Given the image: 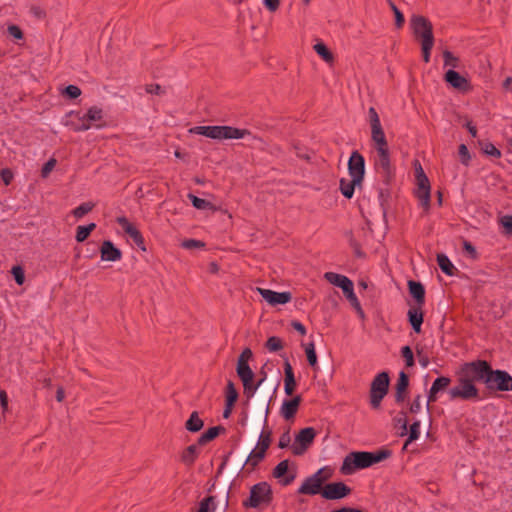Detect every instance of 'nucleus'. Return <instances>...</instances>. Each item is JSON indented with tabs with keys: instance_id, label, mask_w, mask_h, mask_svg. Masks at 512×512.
<instances>
[{
	"instance_id": "obj_1",
	"label": "nucleus",
	"mask_w": 512,
	"mask_h": 512,
	"mask_svg": "<svg viewBox=\"0 0 512 512\" xmlns=\"http://www.w3.org/2000/svg\"><path fill=\"white\" fill-rule=\"evenodd\" d=\"M391 454L389 449H380L374 452H351L344 458L340 472L344 475H351L356 470L368 468L389 458Z\"/></svg>"
},
{
	"instance_id": "obj_2",
	"label": "nucleus",
	"mask_w": 512,
	"mask_h": 512,
	"mask_svg": "<svg viewBox=\"0 0 512 512\" xmlns=\"http://www.w3.org/2000/svg\"><path fill=\"white\" fill-rule=\"evenodd\" d=\"M410 26L416 39L421 40L422 57L425 63L430 61L431 50L434 46L433 25L422 15H413Z\"/></svg>"
},
{
	"instance_id": "obj_3",
	"label": "nucleus",
	"mask_w": 512,
	"mask_h": 512,
	"mask_svg": "<svg viewBox=\"0 0 512 512\" xmlns=\"http://www.w3.org/2000/svg\"><path fill=\"white\" fill-rule=\"evenodd\" d=\"M190 132L215 140L242 139L245 136L251 134V132L247 129H240L226 125L196 126L192 128Z\"/></svg>"
},
{
	"instance_id": "obj_4",
	"label": "nucleus",
	"mask_w": 512,
	"mask_h": 512,
	"mask_svg": "<svg viewBox=\"0 0 512 512\" xmlns=\"http://www.w3.org/2000/svg\"><path fill=\"white\" fill-rule=\"evenodd\" d=\"M390 378L386 371L378 373L371 382L370 387V404L373 409H378L383 398L389 390Z\"/></svg>"
},
{
	"instance_id": "obj_5",
	"label": "nucleus",
	"mask_w": 512,
	"mask_h": 512,
	"mask_svg": "<svg viewBox=\"0 0 512 512\" xmlns=\"http://www.w3.org/2000/svg\"><path fill=\"white\" fill-rule=\"evenodd\" d=\"M491 364L486 360L477 359L471 362H466L461 366L463 376L472 383L480 382L485 384L488 373L491 369Z\"/></svg>"
},
{
	"instance_id": "obj_6",
	"label": "nucleus",
	"mask_w": 512,
	"mask_h": 512,
	"mask_svg": "<svg viewBox=\"0 0 512 512\" xmlns=\"http://www.w3.org/2000/svg\"><path fill=\"white\" fill-rule=\"evenodd\" d=\"M272 499L271 486L267 482H259L251 487L250 497L243 502V505L245 507L257 508L262 504H270Z\"/></svg>"
},
{
	"instance_id": "obj_7",
	"label": "nucleus",
	"mask_w": 512,
	"mask_h": 512,
	"mask_svg": "<svg viewBox=\"0 0 512 512\" xmlns=\"http://www.w3.org/2000/svg\"><path fill=\"white\" fill-rule=\"evenodd\" d=\"M486 379L484 385L490 391H512V376L505 370H494L491 367Z\"/></svg>"
},
{
	"instance_id": "obj_8",
	"label": "nucleus",
	"mask_w": 512,
	"mask_h": 512,
	"mask_svg": "<svg viewBox=\"0 0 512 512\" xmlns=\"http://www.w3.org/2000/svg\"><path fill=\"white\" fill-rule=\"evenodd\" d=\"M450 400H479V390L471 380L464 376L459 378V384L448 390Z\"/></svg>"
},
{
	"instance_id": "obj_9",
	"label": "nucleus",
	"mask_w": 512,
	"mask_h": 512,
	"mask_svg": "<svg viewBox=\"0 0 512 512\" xmlns=\"http://www.w3.org/2000/svg\"><path fill=\"white\" fill-rule=\"evenodd\" d=\"M415 174L418 188L416 190V197L418 198L420 205L425 211L430 208V182L426 174L424 173L421 165L418 163V167H415Z\"/></svg>"
},
{
	"instance_id": "obj_10",
	"label": "nucleus",
	"mask_w": 512,
	"mask_h": 512,
	"mask_svg": "<svg viewBox=\"0 0 512 512\" xmlns=\"http://www.w3.org/2000/svg\"><path fill=\"white\" fill-rule=\"evenodd\" d=\"M415 174L418 188L416 190V197L418 198L420 205L425 211L430 208V182L426 174L424 173L421 165L418 163V167H415Z\"/></svg>"
},
{
	"instance_id": "obj_11",
	"label": "nucleus",
	"mask_w": 512,
	"mask_h": 512,
	"mask_svg": "<svg viewBox=\"0 0 512 512\" xmlns=\"http://www.w3.org/2000/svg\"><path fill=\"white\" fill-rule=\"evenodd\" d=\"M317 435L316 430L313 427H306L301 429L295 436V442L292 445V452L294 455H302L312 445Z\"/></svg>"
},
{
	"instance_id": "obj_12",
	"label": "nucleus",
	"mask_w": 512,
	"mask_h": 512,
	"mask_svg": "<svg viewBox=\"0 0 512 512\" xmlns=\"http://www.w3.org/2000/svg\"><path fill=\"white\" fill-rule=\"evenodd\" d=\"M377 159L375 162L376 168L380 171L383 181L388 184L393 177V168L390 161L389 148L378 149Z\"/></svg>"
},
{
	"instance_id": "obj_13",
	"label": "nucleus",
	"mask_w": 512,
	"mask_h": 512,
	"mask_svg": "<svg viewBox=\"0 0 512 512\" xmlns=\"http://www.w3.org/2000/svg\"><path fill=\"white\" fill-rule=\"evenodd\" d=\"M350 493L351 488L344 482H333L323 487L321 495L327 500H338L347 497Z\"/></svg>"
},
{
	"instance_id": "obj_14",
	"label": "nucleus",
	"mask_w": 512,
	"mask_h": 512,
	"mask_svg": "<svg viewBox=\"0 0 512 512\" xmlns=\"http://www.w3.org/2000/svg\"><path fill=\"white\" fill-rule=\"evenodd\" d=\"M348 173L351 178L363 181L365 175V159L359 153V151L354 150L350 158L348 160Z\"/></svg>"
},
{
	"instance_id": "obj_15",
	"label": "nucleus",
	"mask_w": 512,
	"mask_h": 512,
	"mask_svg": "<svg viewBox=\"0 0 512 512\" xmlns=\"http://www.w3.org/2000/svg\"><path fill=\"white\" fill-rule=\"evenodd\" d=\"M260 295L266 300L270 305H283L291 301L292 294L288 291L277 292L270 289L257 288Z\"/></svg>"
},
{
	"instance_id": "obj_16",
	"label": "nucleus",
	"mask_w": 512,
	"mask_h": 512,
	"mask_svg": "<svg viewBox=\"0 0 512 512\" xmlns=\"http://www.w3.org/2000/svg\"><path fill=\"white\" fill-rule=\"evenodd\" d=\"M116 222L122 227L126 234H128L134 243L143 251L146 250L144 238L141 232L129 222L125 216L118 217Z\"/></svg>"
},
{
	"instance_id": "obj_17",
	"label": "nucleus",
	"mask_w": 512,
	"mask_h": 512,
	"mask_svg": "<svg viewBox=\"0 0 512 512\" xmlns=\"http://www.w3.org/2000/svg\"><path fill=\"white\" fill-rule=\"evenodd\" d=\"M444 80L451 85L453 88L460 91H468L470 89V83L468 79L460 75L457 71L449 69L445 75Z\"/></svg>"
},
{
	"instance_id": "obj_18",
	"label": "nucleus",
	"mask_w": 512,
	"mask_h": 512,
	"mask_svg": "<svg viewBox=\"0 0 512 512\" xmlns=\"http://www.w3.org/2000/svg\"><path fill=\"white\" fill-rule=\"evenodd\" d=\"M101 259L104 261H119L122 258V252L110 240L103 241L100 247Z\"/></svg>"
},
{
	"instance_id": "obj_19",
	"label": "nucleus",
	"mask_w": 512,
	"mask_h": 512,
	"mask_svg": "<svg viewBox=\"0 0 512 512\" xmlns=\"http://www.w3.org/2000/svg\"><path fill=\"white\" fill-rule=\"evenodd\" d=\"M301 401V395H296L292 399L284 400L280 409L282 417L286 420L294 418L299 409Z\"/></svg>"
},
{
	"instance_id": "obj_20",
	"label": "nucleus",
	"mask_w": 512,
	"mask_h": 512,
	"mask_svg": "<svg viewBox=\"0 0 512 512\" xmlns=\"http://www.w3.org/2000/svg\"><path fill=\"white\" fill-rule=\"evenodd\" d=\"M288 468H289V460H283L281 462H279L276 467L273 469V477L279 479V482L283 485V486H287L289 484H291L294 479H295V474H291V475H286V473L288 472Z\"/></svg>"
},
{
	"instance_id": "obj_21",
	"label": "nucleus",
	"mask_w": 512,
	"mask_h": 512,
	"mask_svg": "<svg viewBox=\"0 0 512 512\" xmlns=\"http://www.w3.org/2000/svg\"><path fill=\"white\" fill-rule=\"evenodd\" d=\"M322 485L323 483H321V480L309 476L304 480L297 492L304 495L321 494L323 490Z\"/></svg>"
},
{
	"instance_id": "obj_22",
	"label": "nucleus",
	"mask_w": 512,
	"mask_h": 512,
	"mask_svg": "<svg viewBox=\"0 0 512 512\" xmlns=\"http://www.w3.org/2000/svg\"><path fill=\"white\" fill-rule=\"evenodd\" d=\"M324 278L331 284L342 289L343 293L353 287V282L345 275H341L335 272H326Z\"/></svg>"
},
{
	"instance_id": "obj_23",
	"label": "nucleus",
	"mask_w": 512,
	"mask_h": 512,
	"mask_svg": "<svg viewBox=\"0 0 512 512\" xmlns=\"http://www.w3.org/2000/svg\"><path fill=\"white\" fill-rule=\"evenodd\" d=\"M407 316H408V321H409L410 325L412 326V329L416 333H420L421 326L424 321V313L422 311V307H420L418 305L410 307L407 312Z\"/></svg>"
},
{
	"instance_id": "obj_24",
	"label": "nucleus",
	"mask_w": 512,
	"mask_h": 512,
	"mask_svg": "<svg viewBox=\"0 0 512 512\" xmlns=\"http://www.w3.org/2000/svg\"><path fill=\"white\" fill-rule=\"evenodd\" d=\"M284 391L286 395H293L296 388V380L293 372V368L289 362V360H285L284 362Z\"/></svg>"
},
{
	"instance_id": "obj_25",
	"label": "nucleus",
	"mask_w": 512,
	"mask_h": 512,
	"mask_svg": "<svg viewBox=\"0 0 512 512\" xmlns=\"http://www.w3.org/2000/svg\"><path fill=\"white\" fill-rule=\"evenodd\" d=\"M410 295L415 299L416 305L423 307L425 304V288L421 282L408 281Z\"/></svg>"
},
{
	"instance_id": "obj_26",
	"label": "nucleus",
	"mask_w": 512,
	"mask_h": 512,
	"mask_svg": "<svg viewBox=\"0 0 512 512\" xmlns=\"http://www.w3.org/2000/svg\"><path fill=\"white\" fill-rule=\"evenodd\" d=\"M408 386H409V377L404 371H401L399 373L397 383L395 386V390H396L395 391V401H396V403L404 402L405 392H406Z\"/></svg>"
},
{
	"instance_id": "obj_27",
	"label": "nucleus",
	"mask_w": 512,
	"mask_h": 512,
	"mask_svg": "<svg viewBox=\"0 0 512 512\" xmlns=\"http://www.w3.org/2000/svg\"><path fill=\"white\" fill-rule=\"evenodd\" d=\"M226 429L222 425L213 426L209 428L206 432H204L198 439L197 444L199 446H204L207 443L213 441L216 437H218L220 434L225 433Z\"/></svg>"
},
{
	"instance_id": "obj_28",
	"label": "nucleus",
	"mask_w": 512,
	"mask_h": 512,
	"mask_svg": "<svg viewBox=\"0 0 512 512\" xmlns=\"http://www.w3.org/2000/svg\"><path fill=\"white\" fill-rule=\"evenodd\" d=\"M198 446L199 445L196 442L195 444L189 445L182 451L180 460L183 464L190 467L195 463L199 456Z\"/></svg>"
},
{
	"instance_id": "obj_29",
	"label": "nucleus",
	"mask_w": 512,
	"mask_h": 512,
	"mask_svg": "<svg viewBox=\"0 0 512 512\" xmlns=\"http://www.w3.org/2000/svg\"><path fill=\"white\" fill-rule=\"evenodd\" d=\"M361 184V181L353 178H351L350 180L341 178L339 181V189L345 198L351 199L354 195L355 187L361 186Z\"/></svg>"
},
{
	"instance_id": "obj_30",
	"label": "nucleus",
	"mask_w": 512,
	"mask_h": 512,
	"mask_svg": "<svg viewBox=\"0 0 512 512\" xmlns=\"http://www.w3.org/2000/svg\"><path fill=\"white\" fill-rule=\"evenodd\" d=\"M371 139L376 150L389 148L382 125L371 127Z\"/></svg>"
},
{
	"instance_id": "obj_31",
	"label": "nucleus",
	"mask_w": 512,
	"mask_h": 512,
	"mask_svg": "<svg viewBox=\"0 0 512 512\" xmlns=\"http://www.w3.org/2000/svg\"><path fill=\"white\" fill-rule=\"evenodd\" d=\"M204 426V421L200 418L197 411H193L185 422V429L191 433L199 432Z\"/></svg>"
},
{
	"instance_id": "obj_32",
	"label": "nucleus",
	"mask_w": 512,
	"mask_h": 512,
	"mask_svg": "<svg viewBox=\"0 0 512 512\" xmlns=\"http://www.w3.org/2000/svg\"><path fill=\"white\" fill-rule=\"evenodd\" d=\"M265 455H266V451L265 450H263V449H261L259 447H256L249 454L245 464L249 465L251 467V469L253 470L264 459Z\"/></svg>"
},
{
	"instance_id": "obj_33",
	"label": "nucleus",
	"mask_w": 512,
	"mask_h": 512,
	"mask_svg": "<svg viewBox=\"0 0 512 512\" xmlns=\"http://www.w3.org/2000/svg\"><path fill=\"white\" fill-rule=\"evenodd\" d=\"M437 263L442 270L443 273H445L448 276H453L455 272V267L445 254H438L437 255Z\"/></svg>"
},
{
	"instance_id": "obj_34",
	"label": "nucleus",
	"mask_w": 512,
	"mask_h": 512,
	"mask_svg": "<svg viewBox=\"0 0 512 512\" xmlns=\"http://www.w3.org/2000/svg\"><path fill=\"white\" fill-rule=\"evenodd\" d=\"M236 372L242 382L251 381L254 378V372L248 363H237Z\"/></svg>"
},
{
	"instance_id": "obj_35",
	"label": "nucleus",
	"mask_w": 512,
	"mask_h": 512,
	"mask_svg": "<svg viewBox=\"0 0 512 512\" xmlns=\"http://www.w3.org/2000/svg\"><path fill=\"white\" fill-rule=\"evenodd\" d=\"M265 379L266 374L263 373V377L257 383H254L253 380L242 382L244 388V395L246 396L247 399H250L254 396L255 392L261 386Z\"/></svg>"
},
{
	"instance_id": "obj_36",
	"label": "nucleus",
	"mask_w": 512,
	"mask_h": 512,
	"mask_svg": "<svg viewBox=\"0 0 512 512\" xmlns=\"http://www.w3.org/2000/svg\"><path fill=\"white\" fill-rule=\"evenodd\" d=\"M95 228H96L95 223L78 226L76 229V235H75L76 241L79 243L84 242Z\"/></svg>"
},
{
	"instance_id": "obj_37",
	"label": "nucleus",
	"mask_w": 512,
	"mask_h": 512,
	"mask_svg": "<svg viewBox=\"0 0 512 512\" xmlns=\"http://www.w3.org/2000/svg\"><path fill=\"white\" fill-rule=\"evenodd\" d=\"M304 349H305V354L307 357L308 364L313 369H318V359H317L314 342H310V343H307L306 345H304Z\"/></svg>"
},
{
	"instance_id": "obj_38",
	"label": "nucleus",
	"mask_w": 512,
	"mask_h": 512,
	"mask_svg": "<svg viewBox=\"0 0 512 512\" xmlns=\"http://www.w3.org/2000/svg\"><path fill=\"white\" fill-rule=\"evenodd\" d=\"M78 117V123L71 122V128L75 132L87 131L92 127V124L86 119L85 114L80 116L79 113L76 114Z\"/></svg>"
},
{
	"instance_id": "obj_39",
	"label": "nucleus",
	"mask_w": 512,
	"mask_h": 512,
	"mask_svg": "<svg viewBox=\"0 0 512 512\" xmlns=\"http://www.w3.org/2000/svg\"><path fill=\"white\" fill-rule=\"evenodd\" d=\"M451 381V378L447 376H440L433 381L431 388L436 390L437 393H440L449 387Z\"/></svg>"
},
{
	"instance_id": "obj_40",
	"label": "nucleus",
	"mask_w": 512,
	"mask_h": 512,
	"mask_svg": "<svg viewBox=\"0 0 512 512\" xmlns=\"http://www.w3.org/2000/svg\"><path fill=\"white\" fill-rule=\"evenodd\" d=\"M316 53L326 62H332L334 57L332 52L327 48L324 43H317L314 45Z\"/></svg>"
},
{
	"instance_id": "obj_41",
	"label": "nucleus",
	"mask_w": 512,
	"mask_h": 512,
	"mask_svg": "<svg viewBox=\"0 0 512 512\" xmlns=\"http://www.w3.org/2000/svg\"><path fill=\"white\" fill-rule=\"evenodd\" d=\"M95 204L92 203V202H84L82 204H80L78 207H76L75 209L72 210V214L74 215V217L76 218H82L83 216H85L86 214H88L89 212H91L94 208Z\"/></svg>"
},
{
	"instance_id": "obj_42",
	"label": "nucleus",
	"mask_w": 512,
	"mask_h": 512,
	"mask_svg": "<svg viewBox=\"0 0 512 512\" xmlns=\"http://www.w3.org/2000/svg\"><path fill=\"white\" fill-rule=\"evenodd\" d=\"M420 421L415 420L411 425L409 429V435L405 442L404 448L407 447L408 444L412 443L413 441H416L420 436Z\"/></svg>"
},
{
	"instance_id": "obj_43",
	"label": "nucleus",
	"mask_w": 512,
	"mask_h": 512,
	"mask_svg": "<svg viewBox=\"0 0 512 512\" xmlns=\"http://www.w3.org/2000/svg\"><path fill=\"white\" fill-rule=\"evenodd\" d=\"M215 508V497L207 496L200 501L197 512H214Z\"/></svg>"
},
{
	"instance_id": "obj_44",
	"label": "nucleus",
	"mask_w": 512,
	"mask_h": 512,
	"mask_svg": "<svg viewBox=\"0 0 512 512\" xmlns=\"http://www.w3.org/2000/svg\"><path fill=\"white\" fill-rule=\"evenodd\" d=\"M85 116L86 119H88V121L92 124V122H98L103 119V110L98 106H92L87 110Z\"/></svg>"
},
{
	"instance_id": "obj_45",
	"label": "nucleus",
	"mask_w": 512,
	"mask_h": 512,
	"mask_svg": "<svg viewBox=\"0 0 512 512\" xmlns=\"http://www.w3.org/2000/svg\"><path fill=\"white\" fill-rule=\"evenodd\" d=\"M238 399V392L235 388V385L232 381H228L226 386V399L225 402H229V405H235Z\"/></svg>"
},
{
	"instance_id": "obj_46",
	"label": "nucleus",
	"mask_w": 512,
	"mask_h": 512,
	"mask_svg": "<svg viewBox=\"0 0 512 512\" xmlns=\"http://www.w3.org/2000/svg\"><path fill=\"white\" fill-rule=\"evenodd\" d=\"M283 341L281 338L277 337V336H271L267 339L266 341V344H265V347L270 351V352H277L281 349H283Z\"/></svg>"
},
{
	"instance_id": "obj_47",
	"label": "nucleus",
	"mask_w": 512,
	"mask_h": 512,
	"mask_svg": "<svg viewBox=\"0 0 512 512\" xmlns=\"http://www.w3.org/2000/svg\"><path fill=\"white\" fill-rule=\"evenodd\" d=\"M271 435H272L271 430L263 429V431L261 432V434L259 436L257 447L267 451L271 444Z\"/></svg>"
},
{
	"instance_id": "obj_48",
	"label": "nucleus",
	"mask_w": 512,
	"mask_h": 512,
	"mask_svg": "<svg viewBox=\"0 0 512 512\" xmlns=\"http://www.w3.org/2000/svg\"><path fill=\"white\" fill-rule=\"evenodd\" d=\"M344 295L349 300L351 305L360 313V315L363 316L364 313H363V310L361 308L360 302H359L358 298L356 297V295L354 293V286L351 287L348 291H346L344 293Z\"/></svg>"
},
{
	"instance_id": "obj_49",
	"label": "nucleus",
	"mask_w": 512,
	"mask_h": 512,
	"mask_svg": "<svg viewBox=\"0 0 512 512\" xmlns=\"http://www.w3.org/2000/svg\"><path fill=\"white\" fill-rule=\"evenodd\" d=\"M188 198L191 200V203L192 205L196 208V209H199V210H205V209H208L212 206V204L205 200V199H202V198H199L193 194H189L188 195Z\"/></svg>"
},
{
	"instance_id": "obj_50",
	"label": "nucleus",
	"mask_w": 512,
	"mask_h": 512,
	"mask_svg": "<svg viewBox=\"0 0 512 512\" xmlns=\"http://www.w3.org/2000/svg\"><path fill=\"white\" fill-rule=\"evenodd\" d=\"M333 470L329 467H323L317 470L313 475H311L315 479L321 480V483H324L329 478L332 477Z\"/></svg>"
},
{
	"instance_id": "obj_51",
	"label": "nucleus",
	"mask_w": 512,
	"mask_h": 512,
	"mask_svg": "<svg viewBox=\"0 0 512 512\" xmlns=\"http://www.w3.org/2000/svg\"><path fill=\"white\" fill-rule=\"evenodd\" d=\"M443 60L444 66H450L452 68H457L459 66V58L454 56V54L448 50L443 52Z\"/></svg>"
},
{
	"instance_id": "obj_52",
	"label": "nucleus",
	"mask_w": 512,
	"mask_h": 512,
	"mask_svg": "<svg viewBox=\"0 0 512 512\" xmlns=\"http://www.w3.org/2000/svg\"><path fill=\"white\" fill-rule=\"evenodd\" d=\"M389 6L395 15V25L397 28H401L404 25L405 18L403 13L397 8L393 1L389 0Z\"/></svg>"
},
{
	"instance_id": "obj_53",
	"label": "nucleus",
	"mask_w": 512,
	"mask_h": 512,
	"mask_svg": "<svg viewBox=\"0 0 512 512\" xmlns=\"http://www.w3.org/2000/svg\"><path fill=\"white\" fill-rule=\"evenodd\" d=\"M481 145L484 154L495 158L501 157V151L498 148H496L491 142H485Z\"/></svg>"
},
{
	"instance_id": "obj_54",
	"label": "nucleus",
	"mask_w": 512,
	"mask_h": 512,
	"mask_svg": "<svg viewBox=\"0 0 512 512\" xmlns=\"http://www.w3.org/2000/svg\"><path fill=\"white\" fill-rule=\"evenodd\" d=\"M401 355L404 358L407 367L414 366V355L412 349L409 346H404L401 348Z\"/></svg>"
},
{
	"instance_id": "obj_55",
	"label": "nucleus",
	"mask_w": 512,
	"mask_h": 512,
	"mask_svg": "<svg viewBox=\"0 0 512 512\" xmlns=\"http://www.w3.org/2000/svg\"><path fill=\"white\" fill-rule=\"evenodd\" d=\"M11 273L14 277L15 282L18 285H22L25 281V273L21 266H13L11 269Z\"/></svg>"
},
{
	"instance_id": "obj_56",
	"label": "nucleus",
	"mask_w": 512,
	"mask_h": 512,
	"mask_svg": "<svg viewBox=\"0 0 512 512\" xmlns=\"http://www.w3.org/2000/svg\"><path fill=\"white\" fill-rule=\"evenodd\" d=\"M458 153L460 156L461 163L465 166L469 165L471 157H470L469 150L465 144H461L459 146Z\"/></svg>"
},
{
	"instance_id": "obj_57",
	"label": "nucleus",
	"mask_w": 512,
	"mask_h": 512,
	"mask_svg": "<svg viewBox=\"0 0 512 512\" xmlns=\"http://www.w3.org/2000/svg\"><path fill=\"white\" fill-rule=\"evenodd\" d=\"M349 244L350 246L352 247L353 251H354V254L361 258V257H364V252L362 251V248H361V245L360 243L353 237V234L350 233L349 234Z\"/></svg>"
},
{
	"instance_id": "obj_58",
	"label": "nucleus",
	"mask_w": 512,
	"mask_h": 512,
	"mask_svg": "<svg viewBox=\"0 0 512 512\" xmlns=\"http://www.w3.org/2000/svg\"><path fill=\"white\" fill-rule=\"evenodd\" d=\"M8 34L16 40H22L24 38L23 31L18 25L11 24L7 28Z\"/></svg>"
},
{
	"instance_id": "obj_59",
	"label": "nucleus",
	"mask_w": 512,
	"mask_h": 512,
	"mask_svg": "<svg viewBox=\"0 0 512 512\" xmlns=\"http://www.w3.org/2000/svg\"><path fill=\"white\" fill-rule=\"evenodd\" d=\"M146 93L154 94V95H163L165 94L164 88L159 84H146L144 87Z\"/></svg>"
},
{
	"instance_id": "obj_60",
	"label": "nucleus",
	"mask_w": 512,
	"mask_h": 512,
	"mask_svg": "<svg viewBox=\"0 0 512 512\" xmlns=\"http://www.w3.org/2000/svg\"><path fill=\"white\" fill-rule=\"evenodd\" d=\"M182 247L186 249L204 248L205 243L200 240L187 239L182 242Z\"/></svg>"
},
{
	"instance_id": "obj_61",
	"label": "nucleus",
	"mask_w": 512,
	"mask_h": 512,
	"mask_svg": "<svg viewBox=\"0 0 512 512\" xmlns=\"http://www.w3.org/2000/svg\"><path fill=\"white\" fill-rule=\"evenodd\" d=\"M30 14L37 20H43L47 15L46 11L38 5H33L30 7Z\"/></svg>"
},
{
	"instance_id": "obj_62",
	"label": "nucleus",
	"mask_w": 512,
	"mask_h": 512,
	"mask_svg": "<svg viewBox=\"0 0 512 512\" xmlns=\"http://www.w3.org/2000/svg\"><path fill=\"white\" fill-rule=\"evenodd\" d=\"M64 93L67 97L75 99L81 95V89L76 85H68L65 88Z\"/></svg>"
},
{
	"instance_id": "obj_63",
	"label": "nucleus",
	"mask_w": 512,
	"mask_h": 512,
	"mask_svg": "<svg viewBox=\"0 0 512 512\" xmlns=\"http://www.w3.org/2000/svg\"><path fill=\"white\" fill-rule=\"evenodd\" d=\"M421 399L422 395L418 394L414 397L412 403L409 406V412L412 414H417L421 410Z\"/></svg>"
},
{
	"instance_id": "obj_64",
	"label": "nucleus",
	"mask_w": 512,
	"mask_h": 512,
	"mask_svg": "<svg viewBox=\"0 0 512 512\" xmlns=\"http://www.w3.org/2000/svg\"><path fill=\"white\" fill-rule=\"evenodd\" d=\"M500 223L505 229L506 233L512 235V215H505L501 217Z\"/></svg>"
}]
</instances>
